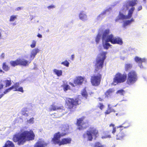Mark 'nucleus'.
Wrapping results in <instances>:
<instances>
[{
	"label": "nucleus",
	"mask_w": 147,
	"mask_h": 147,
	"mask_svg": "<svg viewBox=\"0 0 147 147\" xmlns=\"http://www.w3.org/2000/svg\"><path fill=\"white\" fill-rule=\"evenodd\" d=\"M39 51L40 50L38 48L32 49L30 51L29 54H25L22 58H19L15 61H11L9 63L13 67L18 65L28 66Z\"/></svg>",
	"instance_id": "f257e3e1"
},
{
	"label": "nucleus",
	"mask_w": 147,
	"mask_h": 147,
	"mask_svg": "<svg viewBox=\"0 0 147 147\" xmlns=\"http://www.w3.org/2000/svg\"><path fill=\"white\" fill-rule=\"evenodd\" d=\"M34 137L35 135L32 131L21 129L13 136L12 140L14 142H17L18 145H23L27 141L34 140Z\"/></svg>",
	"instance_id": "f03ea898"
},
{
	"label": "nucleus",
	"mask_w": 147,
	"mask_h": 147,
	"mask_svg": "<svg viewBox=\"0 0 147 147\" xmlns=\"http://www.w3.org/2000/svg\"><path fill=\"white\" fill-rule=\"evenodd\" d=\"M137 3V0H132L125 3L119 12L118 16L119 19L124 20L130 19L135 9L134 6Z\"/></svg>",
	"instance_id": "7ed1b4c3"
},
{
	"label": "nucleus",
	"mask_w": 147,
	"mask_h": 147,
	"mask_svg": "<svg viewBox=\"0 0 147 147\" xmlns=\"http://www.w3.org/2000/svg\"><path fill=\"white\" fill-rule=\"evenodd\" d=\"M103 41V47L106 50L108 49L109 47L111 46L109 42L113 44L122 45L123 43L122 39L119 37L115 36L111 33L109 29L104 33Z\"/></svg>",
	"instance_id": "20e7f679"
},
{
	"label": "nucleus",
	"mask_w": 147,
	"mask_h": 147,
	"mask_svg": "<svg viewBox=\"0 0 147 147\" xmlns=\"http://www.w3.org/2000/svg\"><path fill=\"white\" fill-rule=\"evenodd\" d=\"M107 52L103 51H100L98 54L95 63V70L96 72H100L101 71L104 61L106 58Z\"/></svg>",
	"instance_id": "39448f33"
},
{
	"label": "nucleus",
	"mask_w": 147,
	"mask_h": 147,
	"mask_svg": "<svg viewBox=\"0 0 147 147\" xmlns=\"http://www.w3.org/2000/svg\"><path fill=\"white\" fill-rule=\"evenodd\" d=\"M98 136V131L96 129H90L89 130H87L85 133L84 134L83 137L84 139L87 138V140L90 141L93 139V136L96 139Z\"/></svg>",
	"instance_id": "423d86ee"
},
{
	"label": "nucleus",
	"mask_w": 147,
	"mask_h": 147,
	"mask_svg": "<svg viewBox=\"0 0 147 147\" xmlns=\"http://www.w3.org/2000/svg\"><path fill=\"white\" fill-rule=\"evenodd\" d=\"M126 77V75L125 74L118 73L114 78L112 84L115 85L119 83L123 82L125 81Z\"/></svg>",
	"instance_id": "0eeeda50"
},
{
	"label": "nucleus",
	"mask_w": 147,
	"mask_h": 147,
	"mask_svg": "<svg viewBox=\"0 0 147 147\" xmlns=\"http://www.w3.org/2000/svg\"><path fill=\"white\" fill-rule=\"evenodd\" d=\"M137 80V74L134 71H131L127 74V83L130 85L134 83Z\"/></svg>",
	"instance_id": "6e6552de"
},
{
	"label": "nucleus",
	"mask_w": 147,
	"mask_h": 147,
	"mask_svg": "<svg viewBox=\"0 0 147 147\" xmlns=\"http://www.w3.org/2000/svg\"><path fill=\"white\" fill-rule=\"evenodd\" d=\"M67 133H62L60 134V132H58L55 134L54 137L52 140V141L55 144H58L60 146L61 140L60 138L61 137H63L67 134Z\"/></svg>",
	"instance_id": "1a4fd4ad"
},
{
	"label": "nucleus",
	"mask_w": 147,
	"mask_h": 147,
	"mask_svg": "<svg viewBox=\"0 0 147 147\" xmlns=\"http://www.w3.org/2000/svg\"><path fill=\"white\" fill-rule=\"evenodd\" d=\"M81 101L78 99L75 100L70 98H67L66 100V105L69 109L72 108L74 106L80 103Z\"/></svg>",
	"instance_id": "9d476101"
},
{
	"label": "nucleus",
	"mask_w": 147,
	"mask_h": 147,
	"mask_svg": "<svg viewBox=\"0 0 147 147\" xmlns=\"http://www.w3.org/2000/svg\"><path fill=\"white\" fill-rule=\"evenodd\" d=\"M109 28L106 29L101 28L98 31V33L96 36L95 37V41L96 44H98L101 38H102V44L103 46V36L104 33L107 30H109Z\"/></svg>",
	"instance_id": "9b49d317"
},
{
	"label": "nucleus",
	"mask_w": 147,
	"mask_h": 147,
	"mask_svg": "<svg viewBox=\"0 0 147 147\" xmlns=\"http://www.w3.org/2000/svg\"><path fill=\"white\" fill-rule=\"evenodd\" d=\"M101 79V76L100 74L92 76L91 82L92 85L95 86H98L100 83Z\"/></svg>",
	"instance_id": "f8f14e48"
},
{
	"label": "nucleus",
	"mask_w": 147,
	"mask_h": 147,
	"mask_svg": "<svg viewBox=\"0 0 147 147\" xmlns=\"http://www.w3.org/2000/svg\"><path fill=\"white\" fill-rule=\"evenodd\" d=\"M11 90H13L14 91H19L22 93H23L24 92L23 88L22 87H19L18 83H16L10 88L6 90L4 93L5 94Z\"/></svg>",
	"instance_id": "ddd939ff"
},
{
	"label": "nucleus",
	"mask_w": 147,
	"mask_h": 147,
	"mask_svg": "<svg viewBox=\"0 0 147 147\" xmlns=\"http://www.w3.org/2000/svg\"><path fill=\"white\" fill-rule=\"evenodd\" d=\"M134 61L137 63L138 64L139 66L141 68H143V67L142 63L143 62H146L147 61V59L145 58H140L138 56H136L134 58Z\"/></svg>",
	"instance_id": "4468645a"
},
{
	"label": "nucleus",
	"mask_w": 147,
	"mask_h": 147,
	"mask_svg": "<svg viewBox=\"0 0 147 147\" xmlns=\"http://www.w3.org/2000/svg\"><path fill=\"white\" fill-rule=\"evenodd\" d=\"M84 118H80L77 119V125L78 126H80L83 128H86L88 126V124L87 123L84 121Z\"/></svg>",
	"instance_id": "2eb2a0df"
},
{
	"label": "nucleus",
	"mask_w": 147,
	"mask_h": 147,
	"mask_svg": "<svg viewBox=\"0 0 147 147\" xmlns=\"http://www.w3.org/2000/svg\"><path fill=\"white\" fill-rule=\"evenodd\" d=\"M86 81L85 77L80 76H78L76 77L74 80V83L76 85H81Z\"/></svg>",
	"instance_id": "dca6fc26"
},
{
	"label": "nucleus",
	"mask_w": 147,
	"mask_h": 147,
	"mask_svg": "<svg viewBox=\"0 0 147 147\" xmlns=\"http://www.w3.org/2000/svg\"><path fill=\"white\" fill-rule=\"evenodd\" d=\"M47 144L43 140L39 139L34 146V147H45L47 146Z\"/></svg>",
	"instance_id": "f3484780"
},
{
	"label": "nucleus",
	"mask_w": 147,
	"mask_h": 147,
	"mask_svg": "<svg viewBox=\"0 0 147 147\" xmlns=\"http://www.w3.org/2000/svg\"><path fill=\"white\" fill-rule=\"evenodd\" d=\"M71 141V139L70 138H63L61 140L60 146L69 144Z\"/></svg>",
	"instance_id": "a211bd4d"
},
{
	"label": "nucleus",
	"mask_w": 147,
	"mask_h": 147,
	"mask_svg": "<svg viewBox=\"0 0 147 147\" xmlns=\"http://www.w3.org/2000/svg\"><path fill=\"white\" fill-rule=\"evenodd\" d=\"M80 19L83 21H85L88 20V17L86 12L81 11L79 14Z\"/></svg>",
	"instance_id": "6ab92c4d"
},
{
	"label": "nucleus",
	"mask_w": 147,
	"mask_h": 147,
	"mask_svg": "<svg viewBox=\"0 0 147 147\" xmlns=\"http://www.w3.org/2000/svg\"><path fill=\"white\" fill-rule=\"evenodd\" d=\"M111 9L110 7L108 9H107L106 10L103 11L97 17V19L98 20H101L103 18L105 15L106 14L107 12L109 11Z\"/></svg>",
	"instance_id": "aec40b11"
},
{
	"label": "nucleus",
	"mask_w": 147,
	"mask_h": 147,
	"mask_svg": "<svg viewBox=\"0 0 147 147\" xmlns=\"http://www.w3.org/2000/svg\"><path fill=\"white\" fill-rule=\"evenodd\" d=\"M117 138L118 140H121L124 137L125 135L122 131V129H120L117 134Z\"/></svg>",
	"instance_id": "412c9836"
},
{
	"label": "nucleus",
	"mask_w": 147,
	"mask_h": 147,
	"mask_svg": "<svg viewBox=\"0 0 147 147\" xmlns=\"http://www.w3.org/2000/svg\"><path fill=\"white\" fill-rule=\"evenodd\" d=\"M134 19L132 18L130 20H125L123 21V26L125 28L126 26L130 24L132 22L134 21Z\"/></svg>",
	"instance_id": "4be33fe9"
},
{
	"label": "nucleus",
	"mask_w": 147,
	"mask_h": 147,
	"mask_svg": "<svg viewBox=\"0 0 147 147\" xmlns=\"http://www.w3.org/2000/svg\"><path fill=\"white\" fill-rule=\"evenodd\" d=\"M3 147H15L13 143L9 140L7 141Z\"/></svg>",
	"instance_id": "5701e85b"
},
{
	"label": "nucleus",
	"mask_w": 147,
	"mask_h": 147,
	"mask_svg": "<svg viewBox=\"0 0 147 147\" xmlns=\"http://www.w3.org/2000/svg\"><path fill=\"white\" fill-rule=\"evenodd\" d=\"M29 109L27 108H23L22 109L21 111L22 114L25 116L28 117L29 116V114L28 113V110Z\"/></svg>",
	"instance_id": "b1692460"
},
{
	"label": "nucleus",
	"mask_w": 147,
	"mask_h": 147,
	"mask_svg": "<svg viewBox=\"0 0 147 147\" xmlns=\"http://www.w3.org/2000/svg\"><path fill=\"white\" fill-rule=\"evenodd\" d=\"M53 73L58 76H60L62 75V71L61 70H59L55 69L53 70Z\"/></svg>",
	"instance_id": "393cba45"
},
{
	"label": "nucleus",
	"mask_w": 147,
	"mask_h": 147,
	"mask_svg": "<svg viewBox=\"0 0 147 147\" xmlns=\"http://www.w3.org/2000/svg\"><path fill=\"white\" fill-rule=\"evenodd\" d=\"M34 122V117H32L27 120L26 122V124L27 126H29L31 124H33Z\"/></svg>",
	"instance_id": "a878e982"
},
{
	"label": "nucleus",
	"mask_w": 147,
	"mask_h": 147,
	"mask_svg": "<svg viewBox=\"0 0 147 147\" xmlns=\"http://www.w3.org/2000/svg\"><path fill=\"white\" fill-rule=\"evenodd\" d=\"M108 108L107 110L105 112V114H108L110 113L111 112H115V110L112 109L110 107V105L108 104Z\"/></svg>",
	"instance_id": "bb28decb"
},
{
	"label": "nucleus",
	"mask_w": 147,
	"mask_h": 147,
	"mask_svg": "<svg viewBox=\"0 0 147 147\" xmlns=\"http://www.w3.org/2000/svg\"><path fill=\"white\" fill-rule=\"evenodd\" d=\"M2 68L5 71H7L10 69V67L9 66L6 62H3V63Z\"/></svg>",
	"instance_id": "cd10ccee"
},
{
	"label": "nucleus",
	"mask_w": 147,
	"mask_h": 147,
	"mask_svg": "<svg viewBox=\"0 0 147 147\" xmlns=\"http://www.w3.org/2000/svg\"><path fill=\"white\" fill-rule=\"evenodd\" d=\"M125 68L126 71H128L131 69L132 67V65L130 63H127L125 64Z\"/></svg>",
	"instance_id": "c85d7f7f"
},
{
	"label": "nucleus",
	"mask_w": 147,
	"mask_h": 147,
	"mask_svg": "<svg viewBox=\"0 0 147 147\" xmlns=\"http://www.w3.org/2000/svg\"><path fill=\"white\" fill-rule=\"evenodd\" d=\"M58 106L55 105L54 104H53L49 106V111H51L57 110Z\"/></svg>",
	"instance_id": "c756f323"
},
{
	"label": "nucleus",
	"mask_w": 147,
	"mask_h": 147,
	"mask_svg": "<svg viewBox=\"0 0 147 147\" xmlns=\"http://www.w3.org/2000/svg\"><path fill=\"white\" fill-rule=\"evenodd\" d=\"M113 92V90L112 89L108 90L105 93V97H108L111 95Z\"/></svg>",
	"instance_id": "7c9ffc66"
},
{
	"label": "nucleus",
	"mask_w": 147,
	"mask_h": 147,
	"mask_svg": "<svg viewBox=\"0 0 147 147\" xmlns=\"http://www.w3.org/2000/svg\"><path fill=\"white\" fill-rule=\"evenodd\" d=\"M57 110L58 112L63 113L62 115H63V114L64 113L65 109L64 107L63 106H58Z\"/></svg>",
	"instance_id": "2f4dec72"
},
{
	"label": "nucleus",
	"mask_w": 147,
	"mask_h": 147,
	"mask_svg": "<svg viewBox=\"0 0 147 147\" xmlns=\"http://www.w3.org/2000/svg\"><path fill=\"white\" fill-rule=\"evenodd\" d=\"M18 16L17 15H12L10 16L9 21L11 22H13L16 19Z\"/></svg>",
	"instance_id": "473e14b6"
},
{
	"label": "nucleus",
	"mask_w": 147,
	"mask_h": 147,
	"mask_svg": "<svg viewBox=\"0 0 147 147\" xmlns=\"http://www.w3.org/2000/svg\"><path fill=\"white\" fill-rule=\"evenodd\" d=\"M81 94L83 97H84L86 99L87 98L88 95L85 89H84L82 90Z\"/></svg>",
	"instance_id": "72a5a7b5"
},
{
	"label": "nucleus",
	"mask_w": 147,
	"mask_h": 147,
	"mask_svg": "<svg viewBox=\"0 0 147 147\" xmlns=\"http://www.w3.org/2000/svg\"><path fill=\"white\" fill-rule=\"evenodd\" d=\"M36 41L35 40H32L30 45V47L32 48H34L36 46Z\"/></svg>",
	"instance_id": "f704fd0d"
},
{
	"label": "nucleus",
	"mask_w": 147,
	"mask_h": 147,
	"mask_svg": "<svg viewBox=\"0 0 147 147\" xmlns=\"http://www.w3.org/2000/svg\"><path fill=\"white\" fill-rule=\"evenodd\" d=\"M3 81V83H6L5 86L6 87L9 86L11 84V81L10 80H7Z\"/></svg>",
	"instance_id": "c9c22d12"
},
{
	"label": "nucleus",
	"mask_w": 147,
	"mask_h": 147,
	"mask_svg": "<svg viewBox=\"0 0 147 147\" xmlns=\"http://www.w3.org/2000/svg\"><path fill=\"white\" fill-rule=\"evenodd\" d=\"M61 64L67 67H68L69 63L67 60H65L64 61L62 62L61 63Z\"/></svg>",
	"instance_id": "e433bc0d"
},
{
	"label": "nucleus",
	"mask_w": 147,
	"mask_h": 147,
	"mask_svg": "<svg viewBox=\"0 0 147 147\" xmlns=\"http://www.w3.org/2000/svg\"><path fill=\"white\" fill-rule=\"evenodd\" d=\"M110 127H112L113 128V129H116V127H115L114 128V125L113 124H111L110 125ZM122 127H124V128H126L127 127H125L124 126H122V125H119L118 126H117L116 128H121Z\"/></svg>",
	"instance_id": "4c0bfd02"
},
{
	"label": "nucleus",
	"mask_w": 147,
	"mask_h": 147,
	"mask_svg": "<svg viewBox=\"0 0 147 147\" xmlns=\"http://www.w3.org/2000/svg\"><path fill=\"white\" fill-rule=\"evenodd\" d=\"M94 147H103V146L99 142H97L94 144Z\"/></svg>",
	"instance_id": "58836bf2"
},
{
	"label": "nucleus",
	"mask_w": 147,
	"mask_h": 147,
	"mask_svg": "<svg viewBox=\"0 0 147 147\" xmlns=\"http://www.w3.org/2000/svg\"><path fill=\"white\" fill-rule=\"evenodd\" d=\"M104 105L101 103H99L98 105V107L101 110H102L104 108Z\"/></svg>",
	"instance_id": "ea45409f"
},
{
	"label": "nucleus",
	"mask_w": 147,
	"mask_h": 147,
	"mask_svg": "<svg viewBox=\"0 0 147 147\" xmlns=\"http://www.w3.org/2000/svg\"><path fill=\"white\" fill-rule=\"evenodd\" d=\"M63 88L64 90L66 91L69 89V86L68 85H65L63 86Z\"/></svg>",
	"instance_id": "a19ab883"
},
{
	"label": "nucleus",
	"mask_w": 147,
	"mask_h": 147,
	"mask_svg": "<svg viewBox=\"0 0 147 147\" xmlns=\"http://www.w3.org/2000/svg\"><path fill=\"white\" fill-rule=\"evenodd\" d=\"M111 138V136L110 134L105 135L102 137V139L107 138Z\"/></svg>",
	"instance_id": "79ce46f5"
},
{
	"label": "nucleus",
	"mask_w": 147,
	"mask_h": 147,
	"mask_svg": "<svg viewBox=\"0 0 147 147\" xmlns=\"http://www.w3.org/2000/svg\"><path fill=\"white\" fill-rule=\"evenodd\" d=\"M3 81H0V90H2L3 88Z\"/></svg>",
	"instance_id": "37998d69"
},
{
	"label": "nucleus",
	"mask_w": 147,
	"mask_h": 147,
	"mask_svg": "<svg viewBox=\"0 0 147 147\" xmlns=\"http://www.w3.org/2000/svg\"><path fill=\"white\" fill-rule=\"evenodd\" d=\"M124 91L123 90H118L117 93V94H119L120 95H123V94L124 93Z\"/></svg>",
	"instance_id": "c03bdc74"
},
{
	"label": "nucleus",
	"mask_w": 147,
	"mask_h": 147,
	"mask_svg": "<svg viewBox=\"0 0 147 147\" xmlns=\"http://www.w3.org/2000/svg\"><path fill=\"white\" fill-rule=\"evenodd\" d=\"M61 128L65 129H68L69 128V126L67 124H65L61 125Z\"/></svg>",
	"instance_id": "a18cd8bd"
},
{
	"label": "nucleus",
	"mask_w": 147,
	"mask_h": 147,
	"mask_svg": "<svg viewBox=\"0 0 147 147\" xmlns=\"http://www.w3.org/2000/svg\"><path fill=\"white\" fill-rule=\"evenodd\" d=\"M23 7H17L16 9V11H19L21 9H23Z\"/></svg>",
	"instance_id": "49530a36"
},
{
	"label": "nucleus",
	"mask_w": 147,
	"mask_h": 147,
	"mask_svg": "<svg viewBox=\"0 0 147 147\" xmlns=\"http://www.w3.org/2000/svg\"><path fill=\"white\" fill-rule=\"evenodd\" d=\"M48 8L49 9H52L55 8V6L54 5H51L49 6L48 7Z\"/></svg>",
	"instance_id": "de8ad7c7"
},
{
	"label": "nucleus",
	"mask_w": 147,
	"mask_h": 147,
	"mask_svg": "<svg viewBox=\"0 0 147 147\" xmlns=\"http://www.w3.org/2000/svg\"><path fill=\"white\" fill-rule=\"evenodd\" d=\"M28 113L29 114V116L30 115H31V116H33L34 115V114L32 113L30 111H28Z\"/></svg>",
	"instance_id": "09e8293b"
},
{
	"label": "nucleus",
	"mask_w": 147,
	"mask_h": 147,
	"mask_svg": "<svg viewBox=\"0 0 147 147\" xmlns=\"http://www.w3.org/2000/svg\"><path fill=\"white\" fill-rule=\"evenodd\" d=\"M37 36L39 38H42V35L39 33L38 34Z\"/></svg>",
	"instance_id": "8fccbe9b"
},
{
	"label": "nucleus",
	"mask_w": 147,
	"mask_h": 147,
	"mask_svg": "<svg viewBox=\"0 0 147 147\" xmlns=\"http://www.w3.org/2000/svg\"><path fill=\"white\" fill-rule=\"evenodd\" d=\"M5 54L4 53H2L1 55V58L3 59L5 57Z\"/></svg>",
	"instance_id": "3c124183"
},
{
	"label": "nucleus",
	"mask_w": 147,
	"mask_h": 147,
	"mask_svg": "<svg viewBox=\"0 0 147 147\" xmlns=\"http://www.w3.org/2000/svg\"><path fill=\"white\" fill-rule=\"evenodd\" d=\"M142 6H139L138 8V10L140 11L142 9Z\"/></svg>",
	"instance_id": "603ef678"
},
{
	"label": "nucleus",
	"mask_w": 147,
	"mask_h": 147,
	"mask_svg": "<svg viewBox=\"0 0 147 147\" xmlns=\"http://www.w3.org/2000/svg\"><path fill=\"white\" fill-rule=\"evenodd\" d=\"M116 131V129H113V130L112 131V133L114 134Z\"/></svg>",
	"instance_id": "864d4df0"
},
{
	"label": "nucleus",
	"mask_w": 147,
	"mask_h": 147,
	"mask_svg": "<svg viewBox=\"0 0 147 147\" xmlns=\"http://www.w3.org/2000/svg\"><path fill=\"white\" fill-rule=\"evenodd\" d=\"M69 84L73 87L74 86V84L72 83L69 82Z\"/></svg>",
	"instance_id": "5fc2aeb1"
},
{
	"label": "nucleus",
	"mask_w": 147,
	"mask_h": 147,
	"mask_svg": "<svg viewBox=\"0 0 147 147\" xmlns=\"http://www.w3.org/2000/svg\"><path fill=\"white\" fill-rule=\"evenodd\" d=\"M4 94H2L0 95V99H1L3 96Z\"/></svg>",
	"instance_id": "6e6d98bb"
},
{
	"label": "nucleus",
	"mask_w": 147,
	"mask_h": 147,
	"mask_svg": "<svg viewBox=\"0 0 147 147\" xmlns=\"http://www.w3.org/2000/svg\"><path fill=\"white\" fill-rule=\"evenodd\" d=\"M0 72H3L4 73V72L2 70V69L0 68Z\"/></svg>",
	"instance_id": "4d7b16f0"
},
{
	"label": "nucleus",
	"mask_w": 147,
	"mask_h": 147,
	"mask_svg": "<svg viewBox=\"0 0 147 147\" xmlns=\"http://www.w3.org/2000/svg\"><path fill=\"white\" fill-rule=\"evenodd\" d=\"M2 34L1 33V32L0 31V38H1V37Z\"/></svg>",
	"instance_id": "13d9d810"
},
{
	"label": "nucleus",
	"mask_w": 147,
	"mask_h": 147,
	"mask_svg": "<svg viewBox=\"0 0 147 147\" xmlns=\"http://www.w3.org/2000/svg\"><path fill=\"white\" fill-rule=\"evenodd\" d=\"M72 58H74V55H72Z\"/></svg>",
	"instance_id": "bf43d9fd"
},
{
	"label": "nucleus",
	"mask_w": 147,
	"mask_h": 147,
	"mask_svg": "<svg viewBox=\"0 0 147 147\" xmlns=\"http://www.w3.org/2000/svg\"><path fill=\"white\" fill-rule=\"evenodd\" d=\"M143 1H146V0H143Z\"/></svg>",
	"instance_id": "052dcab7"
},
{
	"label": "nucleus",
	"mask_w": 147,
	"mask_h": 147,
	"mask_svg": "<svg viewBox=\"0 0 147 147\" xmlns=\"http://www.w3.org/2000/svg\"><path fill=\"white\" fill-rule=\"evenodd\" d=\"M117 115V113H116V115Z\"/></svg>",
	"instance_id": "680f3d73"
},
{
	"label": "nucleus",
	"mask_w": 147,
	"mask_h": 147,
	"mask_svg": "<svg viewBox=\"0 0 147 147\" xmlns=\"http://www.w3.org/2000/svg\"><path fill=\"white\" fill-rule=\"evenodd\" d=\"M78 129H80V127H79Z\"/></svg>",
	"instance_id": "e2e57ef3"
}]
</instances>
